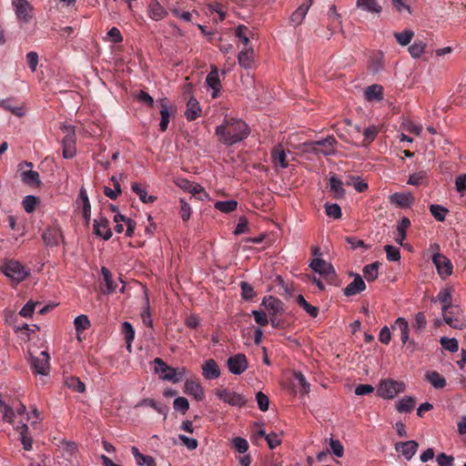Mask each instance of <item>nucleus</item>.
<instances>
[{
    "mask_svg": "<svg viewBox=\"0 0 466 466\" xmlns=\"http://www.w3.org/2000/svg\"><path fill=\"white\" fill-rule=\"evenodd\" d=\"M250 129L240 119H225L223 124L217 127L216 135L218 141L227 146L237 144L248 137Z\"/></svg>",
    "mask_w": 466,
    "mask_h": 466,
    "instance_id": "obj_1",
    "label": "nucleus"
},
{
    "mask_svg": "<svg viewBox=\"0 0 466 466\" xmlns=\"http://www.w3.org/2000/svg\"><path fill=\"white\" fill-rule=\"evenodd\" d=\"M155 365V372L158 373L163 380L177 383L182 380V371L168 366L162 359L156 358L153 361Z\"/></svg>",
    "mask_w": 466,
    "mask_h": 466,
    "instance_id": "obj_2",
    "label": "nucleus"
},
{
    "mask_svg": "<svg viewBox=\"0 0 466 466\" xmlns=\"http://www.w3.org/2000/svg\"><path fill=\"white\" fill-rule=\"evenodd\" d=\"M0 269L6 277L17 282L24 280L29 274L20 262L14 259L5 261Z\"/></svg>",
    "mask_w": 466,
    "mask_h": 466,
    "instance_id": "obj_3",
    "label": "nucleus"
},
{
    "mask_svg": "<svg viewBox=\"0 0 466 466\" xmlns=\"http://www.w3.org/2000/svg\"><path fill=\"white\" fill-rule=\"evenodd\" d=\"M442 317L444 321L452 329H463L466 328V317L456 306L443 312Z\"/></svg>",
    "mask_w": 466,
    "mask_h": 466,
    "instance_id": "obj_4",
    "label": "nucleus"
},
{
    "mask_svg": "<svg viewBox=\"0 0 466 466\" xmlns=\"http://www.w3.org/2000/svg\"><path fill=\"white\" fill-rule=\"evenodd\" d=\"M309 267L319 275L323 276L329 283H334L336 279V273L333 266L322 258H316L311 262Z\"/></svg>",
    "mask_w": 466,
    "mask_h": 466,
    "instance_id": "obj_5",
    "label": "nucleus"
},
{
    "mask_svg": "<svg viewBox=\"0 0 466 466\" xmlns=\"http://www.w3.org/2000/svg\"><path fill=\"white\" fill-rule=\"evenodd\" d=\"M215 394L220 400L231 406L243 407L247 402V399L242 394L228 389H216Z\"/></svg>",
    "mask_w": 466,
    "mask_h": 466,
    "instance_id": "obj_6",
    "label": "nucleus"
},
{
    "mask_svg": "<svg viewBox=\"0 0 466 466\" xmlns=\"http://www.w3.org/2000/svg\"><path fill=\"white\" fill-rule=\"evenodd\" d=\"M337 140L334 137L329 136L326 138L314 141L310 144V151L316 155L331 156L335 154L334 146Z\"/></svg>",
    "mask_w": 466,
    "mask_h": 466,
    "instance_id": "obj_7",
    "label": "nucleus"
},
{
    "mask_svg": "<svg viewBox=\"0 0 466 466\" xmlns=\"http://www.w3.org/2000/svg\"><path fill=\"white\" fill-rule=\"evenodd\" d=\"M404 390V384L393 380H384L380 382L378 389L380 396L385 399H392L398 393Z\"/></svg>",
    "mask_w": 466,
    "mask_h": 466,
    "instance_id": "obj_8",
    "label": "nucleus"
},
{
    "mask_svg": "<svg viewBox=\"0 0 466 466\" xmlns=\"http://www.w3.org/2000/svg\"><path fill=\"white\" fill-rule=\"evenodd\" d=\"M18 167L20 171V177L25 184L37 187L41 185L38 172L32 170V162L24 161L19 164Z\"/></svg>",
    "mask_w": 466,
    "mask_h": 466,
    "instance_id": "obj_9",
    "label": "nucleus"
},
{
    "mask_svg": "<svg viewBox=\"0 0 466 466\" xmlns=\"http://www.w3.org/2000/svg\"><path fill=\"white\" fill-rule=\"evenodd\" d=\"M65 129L67 134L62 140L63 157L65 158L70 159L73 158L76 153V136L72 127H66Z\"/></svg>",
    "mask_w": 466,
    "mask_h": 466,
    "instance_id": "obj_10",
    "label": "nucleus"
},
{
    "mask_svg": "<svg viewBox=\"0 0 466 466\" xmlns=\"http://www.w3.org/2000/svg\"><path fill=\"white\" fill-rule=\"evenodd\" d=\"M228 368L232 374L240 375L248 367V360L245 354L238 353L228 359Z\"/></svg>",
    "mask_w": 466,
    "mask_h": 466,
    "instance_id": "obj_11",
    "label": "nucleus"
},
{
    "mask_svg": "<svg viewBox=\"0 0 466 466\" xmlns=\"http://www.w3.org/2000/svg\"><path fill=\"white\" fill-rule=\"evenodd\" d=\"M44 243L48 247H56L64 239L61 228L55 225L47 227L42 233Z\"/></svg>",
    "mask_w": 466,
    "mask_h": 466,
    "instance_id": "obj_12",
    "label": "nucleus"
},
{
    "mask_svg": "<svg viewBox=\"0 0 466 466\" xmlns=\"http://www.w3.org/2000/svg\"><path fill=\"white\" fill-rule=\"evenodd\" d=\"M147 13V16L156 22L161 21L168 15V10L158 0H149Z\"/></svg>",
    "mask_w": 466,
    "mask_h": 466,
    "instance_id": "obj_13",
    "label": "nucleus"
},
{
    "mask_svg": "<svg viewBox=\"0 0 466 466\" xmlns=\"http://www.w3.org/2000/svg\"><path fill=\"white\" fill-rule=\"evenodd\" d=\"M12 5L18 20L28 23L32 18L33 7L27 0H13Z\"/></svg>",
    "mask_w": 466,
    "mask_h": 466,
    "instance_id": "obj_14",
    "label": "nucleus"
},
{
    "mask_svg": "<svg viewBox=\"0 0 466 466\" xmlns=\"http://www.w3.org/2000/svg\"><path fill=\"white\" fill-rule=\"evenodd\" d=\"M432 261L436 266L439 275L442 279H446L452 273V265L451 261L443 255L436 253L432 257Z\"/></svg>",
    "mask_w": 466,
    "mask_h": 466,
    "instance_id": "obj_15",
    "label": "nucleus"
},
{
    "mask_svg": "<svg viewBox=\"0 0 466 466\" xmlns=\"http://www.w3.org/2000/svg\"><path fill=\"white\" fill-rule=\"evenodd\" d=\"M49 359L50 357L46 351H41L39 356L32 357L31 363L35 372L47 375L50 369Z\"/></svg>",
    "mask_w": 466,
    "mask_h": 466,
    "instance_id": "obj_16",
    "label": "nucleus"
},
{
    "mask_svg": "<svg viewBox=\"0 0 466 466\" xmlns=\"http://www.w3.org/2000/svg\"><path fill=\"white\" fill-rule=\"evenodd\" d=\"M160 106V123L159 129L161 132H165L167 129L169 119L171 116H174L176 113V108L170 107L168 106V100L167 98H163L159 100Z\"/></svg>",
    "mask_w": 466,
    "mask_h": 466,
    "instance_id": "obj_17",
    "label": "nucleus"
},
{
    "mask_svg": "<svg viewBox=\"0 0 466 466\" xmlns=\"http://www.w3.org/2000/svg\"><path fill=\"white\" fill-rule=\"evenodd\" d=\"M392 329H399L400 332V340L403 344L408 343V349L411 351L415 349V342L409 340V323L404 318H398L392 326Z\"/></svg>",
    "mask_w": 466,
    "mask_h": 466,
    "instance_id": "obj_18",
    "label": "nucleus"
},
{
    "mask_svg": "<svg viewBox=\"0 0 466 466\" xmlns=\"http://www.w3.org/2000/svg\"><path fill=\"white\" fill-rule=\"evenodd\" d=\"M262 306L266 308L268 311L269 316H277L283 312V302L273 296L265 297L261 303Z\"/></svg>",
    "mask_w": 466,
    "mask_h": 466,
    "instance_id": "obj_19",
    "label": "nucleus"
},
{
    "mask_svg": "<svg viewBox=\"0 0 466 466\" xmlns=\"http://www.w3.org/2000/svg\"><path fill=\"white\" fill-rule=\"evenodd\" d=\"M206 83L207 85L212 88V97L216 98L218 96V93L221 88V82L218 76V69L217 66H212L211 71L208 73V75L206 77Z\"/></svg>",
    "mask_w": 466,
    "mask_h": 466,
    "instance_id": "obj_20",
    "label": "nucleus"
},
{
    "mask_svg": "<svg viewBox=\"0 0 466 466\" xmlns=\"http://www.w3.org/2000/svg\"><path fill=\"white\" fill-rule=\"evenodd\" d=\"M0 107L10 111L13 115L19 117L25 116V114L23 103H17L13 98L0 100Z\"/></svg>",
    "mask_w": 466,
    "mask_h": 466,
    "instance_id": "obj_21",
    "label": "nucleus"
},
{
    "mask_svg": "<svg viewBox=\"0 0 466 466\" xmlns=\"http://www.w3.org/2000/svg\"><path fill=\"white\" fill-rule=\"evenodd\" d=\"M108 220L102 217L99 219L94 221V233L103 238L105 240H108L112 237V231L108 227Z\"/></svg>",
    "mask_w": 466,
    "mask_h": 466,
    "instance_id": "obj_22",
    "label": "nucleus"
},
{
    "mask_svg": "<svg viewBox=\"0 0 466 466\" xmlns=\"http://www.w3.org/2000/svg\"><path fill=\"white\" fill-rule=\"evenodd\" d=\"M418 443L415 441H408L404 442H398L395 444V450L410 461L416 453Z\"/></svg>",
    "mask_w": 466,
    "mask_h": 466,
    "instance_id": "obj_23",
    "label": "nucleus"
},
{
    "mask_svg": "<svg viewBox=\"0 0 466 466\" xmlns=\"http://www.w3.org/2000/svg\"><path fill=\"white\" fill-rule=\"evenodd\" d=\"M390 203L405 208H410L413 202L414 198L410 193H394L390 197Z\"/></svg>",
    "mask_w": 466,
    "mask_h": 466,
    "instance_id": "obj_24",
    "label": "nucleus"
},
{
    "mask_svg": "<svg viewBox=\"0 0 466 466\" xmlns=\"http://www.w3.org/2000/svg\"><path fill=\"white\" fill-rule=\"evenodd\" d=\"M202 374L207 380H215L220 376V370L217 362L209 359L202 365Z\"/></svg>",
    "mask_w": 466,
    "mask_h": 466,
    "instance_id": "obj_25",
    "label": "nucleus"
},
{
    "mask_svg": "<svg viewBox=\"0 0 466 466\" xmlns=\"http://www.w3.org/2000/svg\"><path fill=\"white\" fill-rule=\"evenodd\" d=\"M366 289V284L360 275H356L352 282L344 289V295L347 297L354 296Z\"/></svg>",
    "mask_w": 466,
    "mask_h": 466,
    "instance_id": "obj_26",
    "label": "nucleus"
},
{
    "mask_svg": "<svg viewBox=\"0 0 466 466\" xmlns=\"http://www.w3.org/2000/svg\"><path fill=\"white\" fill-rule=\"evenodd\" d=\"M312 2H313V0H308V2H307V3H304V4L300 5H299V7H298V8H297V9H296L292 14H291V15H290V22H291L293 25H300V24L303 22V20H304V18H305V16H306V15H307V13H308V11H309V7H310V6H311V5H312Z\"/></svg>",
    "mask_w": 466,
    "mask_h": 466,
    "instance_id": "obj_27",
    "label": "nucleus"
},
{
    "mask_svg": "<svg viewBox=\"0 0 466 466\" xmlns=\"http://www.w3.org/2000/svg\"><path fill=\"white\" fill-rule=\"evenodd\" d=\"M201 108L198 100L194 96H190L187 103L186 118L188 121H193L199 116Z\"/></svg>",
    "mask_w": 466,
    "mask_h": 466,
    "instance_id": "obj_28",
    "label": "nucleus"
},
{
    "mask_svg": "<svg viewBox=\"0 0 466 466\" xmlns=\"http://www.w3.org/2000/svg\"><path fill=\"white\" fill-rule=\"evenodd\" d=\"M356 5L359 9L371 14H380L382 11L377 0H357Z\"/></svg>",
    "mask_w": 466,
    "mask_h": 466,
    "instance_id": "obj_29",
    "label": "nucleus"
},
{
    "mask_svg": "<svg viewBox=\"0 0 466 466\" xmlns=\"http://www.w3.org/2000/svg\"><path fill=\"white\" fill-rule=\"evenodd\" d=\"M425 380L429 381L435 389H443L446 385V380L436 370H428L425 373Z\"/></svg>",
    "mask_w": 466,
    "mask_h": 466,
    "instance_id": "obj_30",
    "label": "nucleus"
},
{
    "mask_svg": "<svg viewBox=\"0 0 466 466\" xmlns=\"http://www.w3.org/2000/svg\"><path fill=\"white\" fill-rule=\"evenodd\" d=\"M451 299H452V294H451V289L446 288V289H442L439 291V293L437 295V300H439L442 304V307H441L442 313L454 307L451 303Z\"/></svg>",
    "mask_w": 466,
    "mask_h": 466,
    "instance_id": "obj_31",
    "label": "nucleus"
},
{
    "mask_svg": "<svg viewBox=\"0 0 466 466\" xmlns=\"http://www.w3.org/2000/svg\"><path fill=\"white\" fill-rule=\"evenodd\" d=\"M364 95L368 101H380L383 98V87L377 84L369 86Z\"/></svg>",
    "mask_w": 466,
    "mask_h": 466,
    "instance_id": "obj_32",
    "label": "nucleus"
},
{
    "mask_svg": "<svg viewBox=\"0 0 466 466\" xmlns=\"http://www.w3.org/2000/svg\"><path fill=\"white\" fill-rule=\"evenodd\" d=\"M238 64L244 68H250L254 61V51L252 48H244L238 56Z\"/></svg>",
    "mask_w": 466,
    "mask_h": 466,
    "instance_id": "obj_33",
    "label": "nucleus"
},
{
    "mask_svg": "<svg viewBox=\"0 0 466 466\" xmlns=\"http://www.w3.org/2000/svg\"><path fill=\"white\" fill-rule=\"evenodd\" d=\"M131 452H132L137 465H139V466H157V463L153 457L140 453L137 447H132Z\"/></svg>",
    "mask_w": 466,
    "mask_h": 466,
    "instance_id": "obj_34",
    "label": "nucleus"
},
{
    "mask_svg": "<svg viewBox=\"0 0 466 466\" xmlns=\"http://www.w3.org/2000/svg\"><path fill=\"white\" fill-rule=\"evenodd\" d=\"M343 182L336 176H332L329 178L330 191L333 193L335 198H341L345 196V189L343 187Z\"/></svg>",
    "mask_w": 466,
    "mask_h": 466,
    "instance_id": "obj_35",
    "label": "nucleus"
},
{
    "mask_svg": "<svg viewBox=\"0 0 466 466\" xmlns=\"http://www.w3.org/2000/svg\"><path fill=\"white\" fill-rule=\"evenodd\" d=\"M185 391L193 395L197 400H201L204 398V391L199 383L194 380H187L185 383Z\"/></svg>",
    "mask_w": 466,
    "mask_h": 466,
    "instance_id": "obj_36",
    "label": "nucleus"
},
{
    "mask_svg": "<svg viewBox=\"0 0 466 466\" xmlns=\"http://www.w3.org/2000/svg\"><path fill=\"white\" fill-rule=\"evenodd\" d=\"M272 162L281 168L288 167L287 155L281 147H275L271 152Z\"/></svg>",
    "mask_w": 466,
    "mask_h": 466,
    "instance_id": "obj_37",
    "label": "nucleus"
},
{
    "mask_svg": "<svg viewBox=\"0 0 466 466\" xmlns=\"http://www.w3.org/2000/svg\"><path fill=\"white\" fill-rule=\"evenodd\" d=\"M380 266V263L379 261H375L363 268V276L369 282L374 281L378 278Z\"/></svg>",
    "mask_w": 466,
    "mask_h": 466,
    "instance_id": "obj_38",
    "label": "nucleus"
},
{
    "mask_svg": "<svg viewBox=\"0 0 466 466\" xmlns=\"http://www.w3.org/2000/svg\"><path fill=\"white\" fill-rule=\"evenodd\" d=\"M122 333L127 344V348L131 351V343L135 339V329L133 326L129 322L124 321L122 323Z\"/></svg>",
    "mask_w": 466,
    "mask_h": 466,
    "instance_id": "obj_39",
    "label": "nucleus"
},
{
    "mask_svg": "<svg viewBox=\"0 0 466 466\" xmlns=\"http://www.w3.org/2000/svg\"><path fill=\"white\" fill-rule=\"evenodd\" d=\"M328 17H329V29H337L340 27L341 21H340V15L337 12V8L335 5H331L328 11Z\"/></svg>",
    "mask_w": 466,
    "mask_h": 466,
    "instance_id": "obj_40",
    "label": "nucleus"
},
{
    "mask_svg": "<svg viewBox=\"0 0 466 466\" xmlns=\"http://www.w3.org/2000/svg\"><path fill=\"white\" fill-rule=\"evenodd\" d=\"M131 188L143 203H153L157 199L154 196H148L147 192L138 183H133Z\"/></svg>",
    "mask_w": 466,
    "mask_h": 466,
    "instance_id": "obj_41",
    "label": "nucleus"
},
{
    "mask_svg": "<svg viewBox=\"0 0 466 466\" xmlns=\"http://www.w3.org/2000/svg\"><path fill=\"white\" fill-rule=\"evenodd\" d=\"M297 303L312 318H316L319 314V309L310 305L302 295L296 298Z\"/></svg>",
    "mask_w": 466,
    "mask_h": 466,
    "instance_id": "obj_42",
    "label": "nucleus"
},
{
    "mask_svg": "<svg viewBox=\"0 0 466 466\" xmlns=\"http://www.w3.org/2000/svg\"><path fill=\"white\" fill-rule=\"evenodd\" d=\"M114 221L116 223L125 222L126 226H127L126 235L127 237L133 236L134 232H135L136 225H137L136 221H134L131 218H126L125 216H123L121 214L116 215L114 218Z\"/></svg>",
    "mask_w": 466,
    "mask_h": 466,
    "instance_id": "obj_43",
    "label": "nucleus"
},
{
    "mask_svg": "<svg viewBox=\"0 0 466 466\" xmlns=\"http://www.w3.org/2000/svg\"><path fill=\"white\" fill-rule=\"evenodd\" d=\"M101 273H102V276L104 278V280H105V283H106V292L107 294H111V293L115 292L117 285L114 282V280L112 279L111 272L109 271V269L106 268V267H103L101 268Z\"/></svg>",
    "mask_w": 466,
    "mask_h": 466,
    "instance_id": "obj_44",
    "label": "nucleus"
},
{
    "mask_svg": "<svg viewBox=\"0 0 466 466\" xmlns=\"http://www.w3.org/2000/svg\"><path fill=\"white\" fill-rule=\"evenodd\" d=\"M238 202L236 200L230 199L226 201H217L215 203L216 209L224 212L230 213L237 208Z\"/></svg>",
    "mask_w": 466,
    "mask_h": 466,
    "instance_id": "obj_45",
    "label": "nucleus"
},
{
    "mask_svg": "<svg viewBox=\"0 0 466 466\" xmlns=\"http://www.w3.org/2000/svg\"><path fill=\"white\" fill-rule=\"evenodd\" d=\"M75 329L77 334L86 330L90 327V321L86 315H79L74 320Z\"/></svg>",
    "mask_w": 466,
    "mask_h": 466,
    "instance_id": "obj_46",
    "label": "nucleus"
},
{
    "mask_svg": "<svg viewBox=\"0 0 466 466\" xmlns=\"http://www.w3.org/2000/svg\"><path fill=\"white\" fill-rule=\"evenodd\" d=\"M413 35L414 33L409 29H406L403 32H394V37L396 38L397 42L402 46L409 45Z\"/></svg>",
    "mask_w": 466,
    "mask_h": 466,
    "instance_id": "obj_47",
    "label": "nucleus"
},
{
    "mask_svg": "<svg viewBox=\"0 0 466 466\" xmlns=\"http://www.w3.org/2000/svg\"><path fill=\"white\" fill-rule=\"evenodd\" d=\"M415 406V400L412 397L401 399L397 404L399 412H410Z\"/></svg>",
    "mask_w": 466,
    "mask_h": 466,
    "instance_id": "obj_48",
    "label": "nucleus"
},
{
    "mask_svg": "<svg viewBox=\"0 0 466 466\" xmlns=\"http://www.w3.org/2000/svg\"><path fill=\"white\" fill-rule=\"evenodd\" d=\"M410 226V221L408 218L403 217L397 226L398 238L397 241L402 244V241L406 238V230Z\"/></svg>",
    "mask_w": 466,
    "mask_h": 466,
    "instance_id": "obj_49",
    "label": "nucleus"
},
{
    "mask_svg": "<svg viewBox=\"0 0 466 466\" xmlns=\"http://www.w3.org/2000/svg\"><path fill=\"white\" fill-rule=\"evenodd\" d=\"M430 211L438 221H444L448 209L441 205L432 204L430 206Z\"/></svg>",
    "mask_w": 466,
    "mask_h": 466,
    "instance_id": "obj_50",
    "label": "nucleus"
},
{
    "mask_svg": "<svg viewBox=\"0 0 466 466\" xmlns=\"http://www.w3.org/2000/svg\"><path fill=\"white\" fill-rule=\"evenodd\" d=\"M378 128L375 126H370L367 127L363 132V140L361 142V145L364 147L369 146L376 137L378 135Z\"/></svg>",
    "mask_w": 466,
    "mask_h": 466,
    "instance_id": "obj_51",
    "label": "nucleus"
},
{
    "mask_svg": "<svg viewBox=\"0 0 466 466\" xmlns=\"http://www.w3.org/2000/svg\"><path fill=\"white\" fill-rule=\"evenodd\" d=\"M427 174L425 171L420 170L416 173H413L410 176L408 179V184L412 186H420L426 182Z\"/></svg>",
    "mask_w": 466,
    "mask_h": 466,
    "instance_id": "obj_52",
    "label": "nucleus"
},
{
    "mask_svg": "<svg viewBox=\"0 0 466 466\" xmlns=\"http://www.w3.org/2000/svg\"><path fill=\"white\" fill-rule=\"evenodd\" d=\"M412 3V0H391V4L393 8L399 12L402 13L406 11L407 13L410 14V4Z\"/></svg>",
    "mask_w": 466,
    "mask_h": 466,
    "instance_id": "obj_53",
    "label": "nucleus"
},
{
    "mask_svg": "<svg viewBox=\"0 0 466 466\" xmlns=\"http://www.w3.org/2000/svg\"><path fill=\"white\" fill-rule=\"evenodd\" d=\"M240 288H241V296H242L243 299L251 300L256 296L254 288L248 282L241 281Z\"/></svg>",
    "mask_w": 466,
    "mask_h": 466,
    "instance_id": "obj_54",
    "label": "nucleus"
},
{
    "mask_svg": "<svg viewBox=\"0 0 466 466\" xmlns=\"http://www.w3.org/2000/svg\"><path fill=\"white\" fill-rule=\"evenodd\" d=\"M169 11L177 18L187 22H191L192 15L188 11H181L180 8L177 5H171L169 6Z\"/></svg>",
    "mask_w": 466,
    "mask_h": 466,
    "instance_id": "obj_55",
    "label": "nucleus"
},
{
    "mask_svg": "<svg viewBox=\"0 0 466 466\" xmlns=\"http://www.w3.org/2000/svg\"><path fill=\"white\" fill-rule=\"evenodd\" d=\"M426 45L421 41H415L409 47V52L413 58H419L425 50Z\"/></svg>",
    "mask_w": 466,
    "mask_h": 466,
    "instance_id": "obj_56",
    "label": "nucleus"
},
{
    "mask_svg": "<svg viewBox=\"0 0 466 466\" xmlns=\"http://www.w3.org/2000/svg\"><path fill=\"white\" fill-rule=\"evenodd\" d=\"M248 33H249L248 28L244 25H239L235 31V35L241 41V43L248 46L249 44V38L248 36Z\"/></svg>",
    "mask_w": 466,
    "mask_h": 466,
    "instance_id": "obj_57",
    "label": "nucleus"
},
{
    "mask_svg": "<svg viewBox=\"0 0 466 466\" xmlns=\"http://www.w3.org/2000/svg\"><path fill=\"white\" fill-rule=\"evenodd\" d=\"M384 250L388 260L399 261L400 259V251L398 248L392 245H386Z\"/></svg>",
    "mask_w": 466,
    "mask_h": 466,
    "instance_id": "obj_58",
    "label": "nucleus"
},
{
    "mask_svg": "<svg viewBox=\"0 0 466 466\" xmlns=\"http://www.w3.org/2000/svg\"><path fill=\"white\" fill-rule=\"evenodd\" d=\"M38 203V198L34 196H26L24 198L22 205L24 209L27 213H32L36 207V204Z\"/></svg>",
    "mask_w": 466,
    "mask_h": 466,
    "instance_id": "obj_59",
    "label": "nucleus"
},
{
    "mask_svg": "<svg viewBox=\"0 0 466 466\" xmlns=\"http://www.w3.org/2000/svg\"><path fill=\"white\" fill-rule=\"evenodd\" d=\"M441 344L446 350L451 352H456L459 350V343L456 339L442 337L441 339Z\"/></svg>",
    "mask_w": 466,
    "mask_h": 466,
    "instance_id": "obj_60",
    "label": "nucleus"
},
{
    "mask_svg": "<svg viewBox=\"0 0 466 466\" xmlns=\"http://www.w3.org/2000/svg\"><path fill=\"white\" fill-rule=\"evenodd\" d=\"M173 407L176 410L185 414L189 409L188 400L184 397H177L173 402Z\"/></svg>",
    "mask_w": 466,
    "mask_h": 466,
    "instance_id": "obj_61",
    "label": "nucleus"
},
{
    "mask_svg": "<svg viewBox=\"0 0 466 466\" xmlns=\"http://www.w3.org/2000/svg\"><path fill=\"white\" fill-rule=\"evenodd\" d=\"M325 209L327 216L329 218H333L335 219L341 218V208L338 204H326Z\"/></svg>",
    "mask_w": 466,
    "mask_h": 466,
    "instance_id": "obj_62",
    "label": "nucleus"
},
{
    "mask_svg": "<svg viewBox=\"0 0 466 466\" xmlns=\"http://www.w3.org/2000/svg\"><path fill=\"white\" fill-rule=\"evenodd\" d=\"M233 447L239 452L244 453L248 450V442L241 437H236L232 440Z\"/></svg>",
    "mask_w": 466,
    "mask_h": 466,
    "instance_id": "obj_63",
    "label": "nucleus"
},
{
    "mask_svg": "<svg viewBox=\"0 0 466 466\" xmlns=\"http://www.w3.org/2000/svg\"><path fill=\"white\" fill-rule=\"evenodd\" d=\"M455 187L461 196L466 194V174H461L456 177Z\"/></svg>",
    "mask_w": 466,
    "mask_h": 466,
    "instance_id": "obj_64",
    "label": "nucleus"
}]
</instances>
